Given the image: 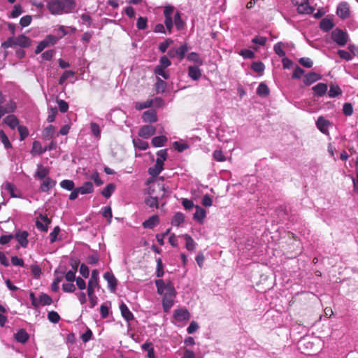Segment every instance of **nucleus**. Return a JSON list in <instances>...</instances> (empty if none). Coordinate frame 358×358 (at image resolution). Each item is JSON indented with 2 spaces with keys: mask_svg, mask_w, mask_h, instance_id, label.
Returning a JSON list of instances; mask_svg holds the SVG:
<instances>
[{
  "mask_svg": "<svg viewBox=\"0 0 358 358\" xmlns=\"http://www.w3.org/2000/svg\"><path fill=\"white\" fill-rule=\"evenodd\" d=\"M15 108V103L13 101H10L5 106L0 105V119L6 114L13 113Z\"/></svg>",
  "mask_w": 358,
  "mask_h": 358,
  "instance_id": "22",
  "label": "nucleus"
},
{
  "mask_svg": "<svg viewBox=\"0 0 358 358\" xmlns=\"http://www.w3.org/2000/svg\"><path fill=\"white\" fill-rule=\"evenodd\" d=\"M252 69L257 73H262L264 70V64L261 62H255L252 64Z\"/></svg>",
  "mask_w": 358,
  "mask_h": 358,
  "instance_id": "58",
  "label": "nucleus"
},
{
  "mask_svg": "<svg viewBox=\"0 0 358 358\" xmlns=\"http://www.w3.org/2000/svg\"><path fill=\"white\" fill-rule=\"evenodd\" d=\"M145 202L150 208H158V199L157 196H150L145 199Z\"/></svg>",
  "mask_w": 358,
  "mask_h": 358,
  "instance_id": "55",
  "label": "nucleus"
},
{
  "mask_svg": "<svg viewBox=\"0 0 358 358\" xmlns=\"http://www.w3.org/2000/svg\"><path fill=\"white\" fill-rule=\"evenodd\" d=\"M314 10V8L309 5L308 0H304L297 6V11L300 14H311Z\"/></svg>",
  "mask_w": 358,
  "mask_h": 358,
  "instance_id": "16",
  "label": "nucleus"
},
{
  "mask_svg": "<svg viewBox=\"0 0 358 358\" xmlns=\"http://www.w3.org/2000/svg\"><path fill=\"white\" fill-rule=\"evenodd\" d=\"M102 215L108 220V224L111 223L113 214L110 206H105L102 208Z\"/></svg>",
  "mask_w": 358,
  "mask_h": 358,
  "instance_id": "48",
  "label": "nucleus"
},
{
  "mask_svg": "<svg viewBox=\"0 0 358 358\" xmlns=\"http://www.w3.org/2000/svg\"><path fill=\"white\" fill-rule=\"evenodd\" d=\"M99 278L97 270H93L91 274V278L88 281V285H93L95 287L99 286Z\"/></svg>",
  "mask_w": 358,
  "mask_h": 358,
  "instance_id": "49",
  "label": "nucleus"
},
{
  "mask_svg": "<svg viewBox=\"0 0 358 358\" xmlns=\"http://www.w3.org/2000/svg\"><path fill=\"white\" fill-rule=\"evenodd\" d=\"M147 18L144 17H139L137 20L136 27L140 30L145 29L147 27Z\"/></svg>",
  "mask_w": 358,
  "mask_h": 358,
  "instance_id": "60",
  "label": "nucleus"
},
{
  "mask_svg": "<svg viewBox=\"0 0 358 358\" xmlns=\"http://www.w3.org/2000/svg\"><path fill=\"white\" fill-rule=\"evenodd\" d=\"M185 241H186V248L189 251H192L194 250L196 243L194 241V239L188 234H185L183 236Z\"/></svg>",
  "mask_w": 358,
  "mask_h": 358,
  "instance_id": "42",
  "label": "nucleus"
},
{
  "mask_svg": "<svg viewBox=\"0 0 358 358\" xmlns=\"http://www.w3.org/2000/svg\"><path fill=\"white\" fill-rule=\"evenodd\" d=\"M188 76L193 80H198L201 76V71L197 66H189L188 67Z\"/></svg>",
  "mask_w": 358,
  "mask_h": 358,
  "instance_id": "20",
  "label": "nucleus"
},
{
  "mask_svg": "<svg viewBox=\"0 0 358 358\" xmlns=\"http://www.w3.org/2000/svg\"><path fill=\"white\" fill-rule=\"evenodd\" d=\"M52 303V298L45 293H41L38 299V303L39 306H49Z\"/></svg>",
  "mask_w": 358,
  "mask_h": 358,
  "instance_id": "30",
  "label": "nucleus"
},
{
  "mask_svg": "<svg viewBox=\"0 0 358 358\" xmlns=\"http://www.w3.org/2000/svg\"><path fill=\"white\" fill-rule=\"evenodd\" d=\"M29 334L24 329H19L17 333L15 334V340L21 343H24L29 339Z\"/></svg>",
  "mask_w": 358,
  "mask_h": 358,
  "instance_id": "25",
  "label": "nucleus"
},
{
  "mask_svg": "<svg viewBox=\"0 0 358 358\" xmlns=\"http://www.w3.org/2000/svg\"><path fill=\"white\" fill-rule=\"evenodd\" d=\"M321 79V76L315 72H310L305 76L303 83L306 85H310Z\"/></svg>",
  "mask_w": 358,
  "mask_h": 358,
  "instance_id": "21",
  "label": "nucleus"
},
{
  "mask_svg": "<svg viewBox=\"0 0 358 358\" xmlns=\"http://www.w3.org/2000/svg\"><path fill=\"white\" fill-rule=\"evenodd\" d=\"M213 157L217 162H222L226 161V157L221 150H215L213 153Z\"/></svg>",
  "mask_w": 358,
  "mask_h": 358,
  "instance_id": "51",
  "label": "nucleus"
},
{
  "mask_svg": "<svg viewBox=\"0 0 358 358\" xmlns=\"http://www.w3.org/2000/svg\"><path fill=\"white\" fill-rule=\"evenodd\" d=\"M103 278L107 281L110 290L115 292L117 284L115 275L110 272H106L103 274Z\"/></svg>",
  "mask_w": 358,
  "mask_h": 358,
  "instance_id": "12",
  "label": "nucleus"
},
{
  "mask_svg": "<svg viewBox=\"0 0 358 358\" xmlns=\"http://www.w3.org/2000/svg\"><path fill=\"white\" fill-rule=\"evenodd\" d=\"M120 310L122 317L128 322L134 319L133 313L130 311L127 306L122 303L120 306Z\"/></svg>",
  "mask_w": 358,
  "mask_h": 358,
  "instance_id": "17",
  "label": "nucleus"
},
{
  "mask_svg": "<svg viewBox=\"0 0 358 358\" xmlns=\"http://www.w3.org/2000/svg\"><path fill=\"white\" fill-rule=\"evenodd\" d=\"M164 269H163V263L161 258H158L157 259V269H156V275L158 278H161L164 275Z\"/></svg>",
  "mask_w": 358,
  "mask_h": 358,
  "instance_id": "54",
  "label": "nucleus"
},
{
  "mask_svg": "<svg viewBox=\"0 0 358 358\" xmlns=\"http://www.w3.org/2000/svg\"><path fill=\"white\" fill-rule=\"evenodd\" d=\"M90 130L92 134V135L97 139H99L101 138V130L98 124L96 122H91L90 123Z\"/></svg>",
  "mask_w": 358,
  "mask_h": 358,
  "instance_id": "40",
  "label": "nucleus"
},
{
  "mask_svg": "<svg viewBox=\"0 0 358 358\" xmlns=\"http://www.w3.org/2000/svg\"><path fill=\"white\" fill-rule=\"evenodd\" d=\"M157 287V292L159 295L162 296V308L164 313H169L170 309L174 305L175 298L177 292L171 282H165L162 280H156L155 281Z\"/></svg>",
  "mask_w": 358,
  "mask_h": 358,
  "instance_id": "1",
  "label": "nucleus"
},
{
  "mask_svg": "<svg viewBox=\"0 0 358 358\" xmlns=\"http://www.w3.org/2000/svg\"><path fill=\"white\" fill-rule=\"evenodd\" d=\"M171 65V62L170 59L165 55L162 56L159 59V64L155 67L166 69Z\"/></svg>",
  "mask_w": 358,
  "mask_h": 358,
  "instance_id": "47",
  "label": "nucleus"
},
{
  "mask_svg": "<svg viewBox=\"0 0 358 358\" xmlns=\"http://www.w3.org/2000/svg\"><path fill=\"white\" fill-rule=\"evenodd\" d=\"M58 39L59 38L57 37L49 34L43 40L45 41V42H46L47 45L49 47L55 45L57 43Z\"/></svg>",
  "mask_w": 358,
  "mask_h": 358,
  "instance_id": "64",
  "label": "nucleus"
},
{
  "mask_svg": "<svg viewBox=\"0 0 358 358\" xmlns=\"http://www.w3.org/2000/svg\"><path fill=\"white\" fill-rule=\"evenodd\" d=\"M173 317L176 321L181 322L189 320L190 313L186 308L176 309Z\"/></svg>",
  "mask_w": 358,
  "mask_h": 358,
  "instance_id": "8",
  "label": "nucleus"
},
{
  "mask_svg": "<svg viewBox=\"0 0 358 358\" xmlns=\"http://www.w3.org/2000/svg\"><path fill=\"white\" fill-rule=\"evenodd\" d=\"M163 170L164 168L154 165L148 169V172L152 177L155 178L157 177Z\"/></svg>",
  "mask_w": 358,
  "mask_h": 358,
  "instance_id": "52",
  "label": "nucleus"
},
{
  "mask_svg": "<svg viewBox=\"0 0 358 358\" xmlns=\"http://www.w3.org/2000/svg\"><path fill=\"white\" fill-rule=\"evenodd\" d=\"M270 90L268 86L265 83H261L257 89V94L259 96L265 97L268 96Z\"/></svg>",
  "mask_w": 358,
  "mask_h": 358,
  "instance_id": "35",
  "label": "nucleus"
},
{
  "mask_svg": "<svg viewBox=\"0 0 358 358\" xmlns=\"http://www.w3.org/2000/svg\"><path fill=\"white\" fill-rule=\"evenodd\" d=\"M156 132V129L154 126L146 124L141 127L138 131V136L143 138L148 139L153 136Z\"/></svg>",
  "mask_w": 358,
  "mask_h": 358,
  "instance_id": "6",
  "label": "nucleus"
},
{
  "mask_svg": "<svg viewBox=\"0 0 358 358\" xmlns=\"http://www.w3.org/2000/svg\"><path fill=\"white\" fill-rule=\"evenodd\" d=\"M167 141V138L165 136H155L152 139V145L155 148L162 147Z\"/></svg>",
  "mask_w": 358,
  "mask_h": 358,
  "instance_id": "31",
  "label": "nucleus"
},
{
  "mask_svg": "<svg viewBox=\"0 0 358 358\" xmlns=\"http://www.w3.org/2000/svg\"><path fill=\"white\" fill-rule=\"evenodd\" d=\"M332 40L339 46H345L348 40V34L340 29H335L331 32Z\"/></svg>",
  "mask_w": 358,
  "mask_h": 358,
  "instance_id": "4",
  "label": "nucleus"
},
{
  "mask_svg": "<svg viewBox=\"0 0 358 358\" xmlns=\"http://www.w3.org/2000/svg\"><path fill=\"white\" fill-rule=\"evenodd\" d=\"M352 160L355 162V176L353 177L352 178V182L354 185V189H355V190H356L357 189V185H358V156L353 157Z\"/></svg>",
  "mask_w": 358,
  "mask_h": 358,
  "instance_id": "43",
  "label": "nucleus"
},
{
  "mask_svg": "<svg viewBox=\"0 0 358 358\" xmlns=\"http://www.w3.org/2000/svg\"><path fill=\"white\" fill-rule=\"evenodd\" d=\"M39 218L41 220H36L35 222L36 227L41 231L47 232L48 230V225L50 224L51 220L47 215L40 214Z\"/></svg>",
  "mask_w": 358,
  "mask_h": 358,
  "instance_id": "7",
  "label": "nucleus"
},
{
  "mask_svg": "<svg viewBox=\"0 0 358 358\" xmlns=\"http://www.w3.org/2000/svg\"><path fill=\"white\" fill-rule=\"evenodd\" d=\"M312 90L314 92L315 96L321 97L327 93L328 87L327 84L320 83L316 85L313 86Z\"/></svg>",
  "mask_w": 358,
  "mask_h": 358,
  "instance_id": "18",
  "label": "nucleus"
},
{
  "mask_svg": "<svg viewBox=\"0 0 358 358\" xmlns=\"http://www.w3.org/2000/svg\"><path fill=\"white\" fill-rule=\"evenodd\" d=\"M0 138L5 148L8 149L11 148V143H10L8 138L3 130H0Z\"/></svg>",
  "mask_w": 358,
  "mask_h": 358,
  "instance_id": "57",
  "label": "nucleus"
},
{
  "mask_svg": "<svg viewBox=\"0 0 358 358\" xmlns=\"http://www.w3.org/2000/svg\"><path fill=\"white\" fill-rule=\"evenodd\" d=\"M185 221V215L180 212L176 213L171 220V224L173 226L178 227Z\"/></svg>",
  "mask_w": 358,
  "mask_h": 358,
  "instance_id": "36",
  "label": "nucleus"
},
{
  "mask_svg": "<svg viewBox=\"0 0 358 358\" xmlns=\"http://www.w3.org/2000/svg\"><path fill=\"white\" fill-rule=\"evenodd\" d=\"M164 25L166 27V29H167L169 34H171L173 27L172 16H164Z\"/></svg>",
  "mask_w": 358,
  "mask_h": 358,
  "instance_id": "53",
  "label": "nucleus"
},
{
  "mask_svg": "<svg viewBox=\"0 0 358 358\" xmlns=\"http://www.w3.org/2000/svg\"><path fill=\"white\" fill-rule=\"evenodd\" d=\"M115 188L116 185L114 183H109L102 189L101 194L103 197L108 199L112 196Z\"/></svg>",
  "mask_w": 358,
  "mask_h": 358,
  "instance_id": "27",
  "label": "nucleus"
},
{
  "mask_svg": "<svg viewBox=\"0 0 358 358\" xmlns=\"http://www.w3.org/2000/svg\"><path fill=\"white\" fill-rule=\"evenodd\" d=\"M173 22L178 31L184 28L185 22L182 20L180 12L177 11L173 17Z\"/></svg>",
  "mask_w": 358,
  "mask_h": 358,
  "instance_id": "37",
  "label": "nucleus"
},
{
  "mask_svg": "<svg viewBox=\"0 0 358 358\" xmlns=\"http://www.w3.org/2000/svg\"><path fill=\"white\" fill-rule=\"evenodd\" d=\"M159 223V219L158 215H154L150 217L148 220L142 223V226L144 229H152L155 227Z\"/></svg>",
  "mask_w": 358,
  "mask_h": 358,
  "instance_id": "14",
  "label": "nucleus"
},
{
  "mask_svg": "<svg viewBox=\"0 0 358 358\" xmlns=\"http://www.w3.org/2000/svg\"><path fill=\"white\" fill-rule=\"evenodd\" d=\"M13 236L21 247L24 248L27 247L29 233L27 231L17 230Z\"/></svg>",
  "mask_w": 358,
  "mask_h": 358,
  "instance_id": "5",
  "label": "nucleus"
},
{
  "mask_svg": "<svg viewBox=\"0 0 358 358\" xmlns=\"http://www.w3.org/2000/svg\"><path fill=\"white\" fill-rule=\"evenodd\" d=\"M80 194H87L92 193L94 190L93 184L92 182H85L83 185L78 187Z\"/></svg>",
  "mask_w": 358,
  "mask_h": 358,
  "instance_id": "24",
  "label": "nucleus"
},
{
  "mask_svg": "<svg viewBox=\"0 0 358 358\" xmlns=\"http://www.w3.org/2000/svg\"><path fill=\"white\" fill-rule=\"evenodd\" d=\"M60 186L62 188L66 189L68 191H71L74 189V182L71 180H63L60 182Z\"/></svg>",
  "mask_w": 358,
  "mask_h": 358,
  "instance_id": "46",
  "label": "nucleus"
},
{
  "mask_svg": "<svg viewBox=\"0 0 358 358\" xmlns=\"http://www.w3.org/2000/svg\"><path fill=\"white\" fill-rule=\"evenodd\" d=\"M60 231V228L59 226H56L52 232L50 234V243H53L58 240L57 236Z\"/></svg>",
  "mask_w": 358,
  "mask_h": 358,
  "instance_id": "56",
  "label": "nucleus"
},
{
  "mask_svg": "<svg viewBox=\"0 0 358 358\" xmlns=\"http://www.w3.org/2000/svg\"><path fill=\"white\" fill-rule=\"evenodd\" d=\"M166 83L162 80L159 77H157V82L155 83V90L157 93H163L166 90Z\"/></svg>",
  "mask_w": 358,
  "mask_h": 358,
  "instance_id": "34",
  "label": "nucleus"
},
{
  "mask_svg": "<svg viewBox=\"0 0 358 358\" xmlns=\"http://www.w3.org/2000/svg\"><path fill=\"white\" fill-rule=\"evenodd\" d=\"M337 15L343 18H347L350 15V6L348 3L342 2L340 3L336 10Z\"/></svg>",
  "mask_w": 358,
  "mask_h": 358,
  "instance_id": "10",
  "label": "nucleus"
},
{
  "mask_svg": "<svg viewBox=\"0 0 358 358\" xmlns=\"http://www.w3.org/2000/svg\"><path fill=\"white\" fill-rule=\"evenodd\" d=\"M190 47L187 43L181 44L179 47H172L168 52V56L171 59H177L178 62L182 61L189 51Z\"/></svg>",
  "mask_w": 358,
  "mask_h": 358,
  "instance_id": "3",
  "label": "nucleus"
},
{
  "mask_svg": "<svg viewBox=\"0 0 358 358\" xmlns=\"http://www.w3.org/2000/svg\"><path fill=\"white\" fill-rule=\"evenodd\" d=\"M195 208L196 211L193 215V218L199 223L203 224L206 216V210L199 206H196Z\"/></svg>",
  "mask_w": 358,
  "mask_h": 358,
  "instance_id": "15",
  "label": "nucleus"
},
{
  "mask_svg": "<svg viewBox=\"0 0 358 358\" xmlns=\"http://www.w3.org/2000/svg\"><path fill=\"white\" fill-rule=\"evenodd\" d=\"M342 91L340 87L337 85L331 84L330 89L328 91V95L330 98H335L341 94Z\"/></svg>",
  "mask_w": 358,
  "mask_h": 358,
  "instance_id": "38",
  "label": "nucleus"
},
{
  "mask_svg": "<svg viewBox=\"0 0 358 358\" xmlns=\"http://www.w3.org/2000/svg\"><path fill=\"white\" fill-rule=\"evenodd\" d=\"M50 169L43 166L41 164H37V169L34 174V178L43 180L48 178Z\"/></svg>",
  "mask_w": 358,
  "mask_h": 358,
  "instance_id": "11",
  "label": "nucleus"
},
{
  "mask_svg": "<svg viewBox=\"0 0 358 358\" xmlns=\"http://www.w3.org/2000/svg\"><path fill=\"white\" fill-rule=\"evenodd\" d=\"M185 57L189 62H194L197 65L201 66L203 64V60L201 59L199 55L195 52L187 54Z\"/></svg>",
  "mask_w": 358,
  "mask_h": 358,
  "instance_id": "29",
  "label": "nucleus"
},
{
  "mask_svg": "<svg viewBox=\"0 0 358 358\" xmlns=\"http://www.w3.org/2000/svg\"><path fill=\"white\" fill-rule=\"evenodd\" d=\"M320 27L322 31L327 32L334 27V23L331 20L325 17L320 21Z\"/></svg>",
  "mask_w": 358,
  "mask_h": 358,
  "instance_id": "28",
  "label": "nucleus"
},
{
  "mask_svg": "<svg viewBox=\"0 0 358 358\" xmlns=\"http://www.w3.org/2000/svg\"><path fill=\"white\" fill-rule=\"evenodd\" d=\"M48 319L52 323H57L60 320V316L55 311H50L48 313Z\"/></svg>",
  "mask_w": 358,
  "mask_h": 358,
  "instance_id": "61",
  "label": "nucleus"
},
{
  "mask_svg": "<svg viewBox=\"0 0 358 358\" xmlns=\"http://www.w3.org/2000/svg\"><path fill=\"white\" fill-rule=\"evenodd\" d=\"M285 47V44L282 42H278L274 45L273 50L276 55H278L280 57H284L286 55L285 52L283 50Z\"/></svg>",
  "mask_w": 358,
  "mask_h": 358,
  "instance_id": "41",
  "label": "nucleus"
},
{
  "mask_svg": "<svg viewBox=\"0 0 358 358\" xmlns=\"http://www.w3.org/2000/svg\"><path fill=\"white\" fill-rule=\"evenodd\" d=\"M77 271L76 268H73V269H71L69 271H67L65 274V279L69 282H73L76 278V273Z\"/></svg>",
  "mask_w": 358,
  "mask_h": 358,
  "instance_id": "63",
  "label": "nucleus"
},
{
  "mask_svg": "<svg viewBox=\"0 0 358 358\" xmlns=\"http://www.w3.org/2000/svg\"><path fill=\"white\" fill-rule=\"evenodd\" d=\"M22 12V9L21 6L20 4H15L10 13V17L12 18H16L21 15Z\"/></svg>",
  "mask_w": 358,
  "mask_h": 358,
  "instance_id": "59",
  "label": "nucleus"
},
{
  "mask_svg": "<svg viewBox=\"0 0 358 358\" xmlns=\"http://www.w3.org/2000/svg\"><path fill=\"white\" fill-rule=\"evenodd\" d=\"M3 122L12 129H14L15 127L19 126V121L14 115H9L6 116L3 120Z\"/></svg>",
  "mask_w": 358,
  "mask_h": 358,
  "instance_id": "26",
  "label": "nucleus"
},
{
  "mask_svg": "<svg viewBox=\"0 0 358 358\" xmlns=\"http://www.w3.org/2000/svg\"><path fill=\"white\" fill-rule=\"evenodd\" d=\"M133 143L134 147L140 150H145L148 148V143L140 138H134Z\"/></svg>",
  "mask_w": 358,
  "mask_h": 358,
  "instance_id": "39",
  "label": "nucleus"
},
{
  "mask_svg": "<svg viewBox=\"0 0 358 358\" xmlns=\"http://www.w3.org/2000/svg\"><path fill=\"white\" fill-rule=\"evenodd\" d=\"M57 114V109L56 107L49 108L47 121L48 122H53L55 120V117H56Z\"/></svg>",
  "mask_w": 358,
  "mask_h": 358,
  "instance_id": "62",
  "label": "nucleus"
},
{
  "mask_svg": "<svg viewBox=\"0 0 358 358\" xmlns=\"http://www.w3.org/2000/svg\"><path fill=\"white\" fill-rule=\"evenodd\" d=\"M153 106V101L148 99L145 101L140 102L136 101L134 103V107L137 110H141L145 108H150Z\"/></svg>",
  "mask_w": 358,
  "mask_h": 358,
  "instance_id": "32",
  "label": "nucleus"
},
{
  "mask_svg": "<svg viewBox=\"0 0 358 358\" xmlns=\"http://www.w3.org/2000/svg\"><path fill=\"white\" fill-rule=\"evenodd\" d=\"M74 76V72L72 71H65L62 75L60 76L59 79V84L63 85L68 78L73 77Z\"/></svg>",
  "mask_w": 358,
  "mask_h": 358,
  "instance_id": "50",
  "label": "nucleus"
},
{
  "mask_svg": "<svg viewBox=\"0 0 358 358\" xmlns=\"http://www.w3.org/2000/svg\"><path fill=\"white\" fill-rule=\"evenodd\" d=\"M142 119L144 122L155 123L157 121V112L155 110H148L142 115Z\"/></svg>",
  "mask_w": 358,
  "mask_h": 358,
  "instance_id": "13",
  "label": "nucleus"
},
{
  "mask_svg": "<svg viewBox=\"0 0 358 358\" xmlns=\"http://www.w3.org/2000/svg\"><path fill=\"white\" fill-rule=\"evenodd\" d=\"M32 152L41 155L46 152V149L41 145L39 141H35L33 143Z\"/></svg>",
  "mask_w": 358,
  "mask_h": 358,
  "instance_id": "45",
  "label": "nucleus"
},
{
  "mask_svg": "<svg viewBox=\"0 0 358 358\" xmlns=\"http://www.w3.org/2000/svg\"><path fill=\"white\" fill-rule=\"evenodd\" d=\"M55 128L53 125L50 124L46 127L43 131V137L45 140H49L53 137Z\"/></svg>",
  "mask_w": 358,
  "mask_h": 358,
  "instance_id": "33",
  "label": "nucleus"
},
{
  "mask_svg": "<svg viewBox=\"0 0 358 358\" xmlns=\"http://www.w3.org/2000/svg\"><path fill=\"white\" fill-rule=\"evenodd\" d=\"M15 45H18L22 48H27L30 45L31 41L27 36L22 34L15 38Z\"/></svg>",
  "mask_w": 358,
  "mask_h": 358,
  "instance_id": "23",
  "label": "nucleus"
},
{
  "mask_svg": "<svg viewBox=\"0 0 358 358\" xmlns=\"http://www.w3.org/2000/svg\"><path fill=\"white\" fill-rule=\"evenodd\" d=\"M56 185V181L51 178L48 177L43 179V182L41 184L40 189L43 192H48L50 189L54 187Z\"/></svg>",
  "mask_w": 358,
  "mask_h": 358,
  "instance_id": "19",
  "label": "nucleus"
},
{
  "mask_svg": "<svg viewBox=\"0 0 358 358\" xmlns=\"http://www.w3.org/2000/svg\"><path fill=\"white\" fill-rule=\"evenodd\" d=\"M76 6L75 0H51L47 3V8L52 15L70 13Z\"/></svg>",
  "mask_w": 358,
  "mask_h": 358,
  "instance_id": "2",
  "label": "nucleus"
},
{
  "mask_svg": "<svg viewBox=\"0 0 358 358\" xmlns=\"http://www.w3.org/2000/svg\"><path fill=\"white\" fill-rule=\"evenodd\" d=\"M154 73L156 76H161L164 79L167 80L169 78L170 74L168 71H165V69L155 67Z\"/></svg>",
  "mask_w": 358,
  "mask_h": 358,
  "instance_id": "44",
  "label": "nucleus"
},
{
  "mask_svg": "<svg viewBox=\"0 0 358 358\" xmlns=\"http://www.w3.org/2000/svg\"><path fill=\"white\" fill-rule=\"evenodd\" d=\"M330 122L325 119L323 116H320L316 121V126L317 129L324 134H328Z\"/></svg>",
  "mask_w": 358,
  "mask_h": 358,
  "instance_id": "9",
  "label": "nucleus"
}]
</instances>
